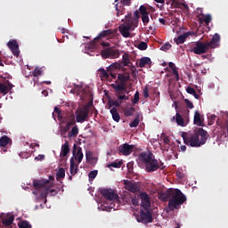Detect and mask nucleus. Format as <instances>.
Returning <instances> with one entry per match:
<instances>
[{
    "mask_svg": "<svg viewBox=\"0 0 228 228\" xmlns=\"http://www.w3.org/2000/svg\"><path fill=\"white\" fill-rule=\"evenodd\" d=\"M134 17L133 18V20H135V27L138 26V19H140V11L136 10L134 12Z\"/></svg>",
    "mask_w": 228,
    "mask_h": 228,
    "instance_id": "obj_50",
    "label": "nucleus"
},
{
    "mask_svg": "<svg viewBox=\"0 0 228 228\" xmlns=\"http://www.w3.org/2000/svg\"><path fill=\"white\" fill-rule=\"evenodd\" d=\"M225 127H226V132L228 134V113L226 114Z\"/></svg>",
    "mask_w": 228,
    "mask_h": 228,
    "instance_id": "obj_64",
    "label": "nucleus"
},
{
    "mask_svg": "<svg viewBox=\"0 0 228 228\" xmlns=\"http://www.w3.org/2000/svg\"><path fill=\"white\" fill-rule=\"evenodd\" d=\"M193 122L196 126H203L202 124H204V119H202V118L200 117V112H199L198 110H196L194 113Z\"/></svg>",
    "mask_w": 228,
    "mask_h": 228,
    "instance_id": "obj_24",
    "label": "nucleus"
},
{
    "mask_svg": "<svg viewBox=\"0 0 228 228\" xmlns=\"http://www.w3.org/2000/svg\"><path fill=\"white\" fill-rule=\"evenodd\" d=\"M54 113H56L58 115L59 122H61L62 124H65V122H67V119L65 118V117H63L61 115V110H60V108L54 107Z\"/></svg>",
    "mask_w": 228,
    "mask_h": 228,
    "instance_id": "obj_30",
    "label": "nucleus"
},
{
    "mask_svg": "<svg viewBox=\"0 0 228 228\" xmlns=\"http://www.w3.org/2000/svg\"><path fill=\"white\" fill-rule=\"evenodd\" d=\"M130 70L132 72V77H136V67H134V65L130 66Z\"/></svg>",
    "mask_w": 228,
    "mask_h": 228,
    "instance_id": "obj_60",
    "label": "nucleus"
},
{
    "mask_svg": "<svg viewBox=\"0 0 228 228\" xmlns=\"http://www.w3.org/2000/svg\"><path fill=\"white\" fill-rule=\"evenodd\" d=\"M123 67H133V63L129 60V54L124 53L122 56Z\"/></svg>",
    "mask_w": 228,
    "mask_h": 228,
    "instance_id": "obj_29",
    "label": "nucleus"
},
{
    "mask_svg": "<svg viewBox=\"0 0 228 228\" xmlns=\"http://www.w3.org/2000/svg\"><path fill=\"white\" fill-rule=\"evenodd\" d=\"M115 3H118L119 7L129 6V4H131V0H115Z\"/></svg>",
    "mask_w": 228,
    "mask_h": 228,
    "instance_id": "obj_41",
    "label": "nucleus"
},
{
    "mask_svg": "<svg viewBox=\"0 0 228 228\" xmlns=\"http://www.w3.org/2000/svg\"><path fill=\"white\" fill-rule=\"evenodd\" d=\"M159 199L163 202H168L169 211L181 209V206L187 200L186 195L179 189H167L166 191L160 193Z\"/></svg>",
    "mask_w": 228,
    "mask_h": 228,
    "instance_id": "obj_1",
    "label": "nucleus"
},
{
    "mask_svg": "<svg viewBox=\"0 0 228 228\" xmlns=\"http://www.w3.org/2000/svg\"><path fill=\"white\" fill-rule=\"evenodd\" d=\"M20 228H31V224H29V222L28 221H22L20 224H19Z\"/></svg>",
    "mask_w": 228,
    "mask_h": 228,
    "instance_id": "obj_52",
    "label": "nucleus"
},
{
    "mask_svg": "<svg viewBox=\"0 0 228 228\" xmlns=\"http://www.w3.org/2000/svg\"><path fill=\"white\" fill-rule=\"evenodd\" d=\"M131 81V74L129 72L118 73V79L115 84H111L116 97L118 101H129V90H127V82Z\"/></svg>",
    "mask_w": 228,
    "mask_h": 228,
    "instance_id": "obj_2",
    "label": "nucleus"
},
{
    "mask_svg": "<svg viewBox=\"0 0 228 228\" xmlns=\"http://www.w3.org/2000/svg\"><path fill=\"white\" fill-rule=\"evenodd\" d=\"M137 47H138V49H139L140 51H146L148 45H147V43L142 41L141 43H139V45H138Z\"/></svg>",
    "mask_w": 228,
    "mask_h": 228,
    "instance_id": "obj_48",
    "label": "nucleus"
},
{
    "mask_svg": "<svg viewBox=\"0 0 228 228\" xmlns=\"http://www.w3.org/2000/svg\"><path fill=\"white\" fill-rule=\"evenodd\" d=\"M100 193L106 199V200H115L116 199H118V195L111 189H101Z\"/></svg>",
    "mask_w": 228,
    "mask_h": 228,
    "instance_id": "obj_9",
    "label": "nucleus"
},
{
    "mask_svg": "<svg viewBox=\"0 0 228 228\" xmlns=\"http://www.w3.org/2000/svg\"><path fill=\"white\" fill-rule=\"evenodd\" d=\"M142 95L145 99H147V97H149V87H144L142 90Z\"/></svg>",
    "mask_w": 228,
    "mask_h": 228,
    "instance_id": "obj_61",
    "label": "nucleus"
},
{
    "mask_svg": "<svg viewBox=\"0 0 228 228\" xmlns=\"http://www.w3.org/2000/svg\"><path fill=\"white\" fill-rule=\"evenodd\" d=\"M15 220V217L13 216H10L9 218H6L2 221L3 225L5 227H10L12 224H13V221Z\"/></svg>",
    "mask_w": 228,
    "mask_h": 228,
    "instance_id": "obj_34",
    "label": "nucleus"
},
{
    "mask_svg": "<svg viewBox=\"0 0 228 228\" xmlns=\"http://www.w3.org/2000/svg\"><path fill=\"white\" fill-rule=\"evenodd\" d=\"M12 88H13V84L10 83V81L0 82V94H3V95H6Z\"/></svg>",
    "mask_w": 228,
    "mask_h": 228,
    "instance_id": "obj_14",
    "label": "nucleus"
},
{
    "mask_svg": "<svg viewBox=\"0 0 228 228\" xmlns=\"http://www.w3.org/2000/svg\"><path fill=\"white\" fill-rule=\"evenodd\" d=\"M110 35H113V30L111 29H107L100 32V34L94 37V40H101L102 38H106V37H110Z\"/></svg>",
    "mask_w": 228,
    "mask_h": 228,
    "instance_id": "obj_23",
    "label": "nucleus"
},
{
    "mask_svg": "<svg viewBox=\"0 0 228 228\" xmlns=\"http://www.w3.org/2000/svg\"><path fill=\"white\" fill-rule=\"evenodd\" d=\"M191 35V32H186L183 35H180L178 37H175V44H177V45H179V44H184V42H186V39L188 38V37H190Z\"/></svg>",
    "mask_w": 228,
    "mask_h": 228,
    "instance_id": "obj_22",
    "label": "nucleus"
},
{
    "mask_svg": "<svg viewBox=\"0 0 228 228\" xmlns=\"http://www.w3.org/2000/svg\"><path fill=\"white\" fill-rule=\"evenodd\" d=\"M149 20H150L149 14H144L142 16V21L144 26H147V23L149 22Z\"/></svg>",
    "mask_w": 228,
    "mask_h": 228,
    "instance_id": "obj_56",
    "label": "nucleus"
},
{
    "mask_svg": "<svg viewBox=\"0 0 228 228\" xmlns=\"http://www.w3.org/2000/svg\"><path fill=\"white\" fill-rule=\"evenodd\" d=\"M49 184V180L46 182H44L42 180H33V186L36 188V190H40L41 188H45Z\"/></svg>",
    "mask_w": 228,
    "mask_h": 228,
    "instance_id": "obj_20",
    "label": "nucleus"
},
{
    "mask_svg": "<svg viewBox=\"0 0 228 228\" xmlns=\"http://www.w3.org/2000/svg\"><path fill=\"white\" fill-rule=\"evenodd\" d=\"M172 120H175L178 126L184 127V118H183V116L179 112L176 113L175 117H173Z\"/></svg>",
    "mask_w": 228,
    "mask_h": 228,
    "instance_id": "obj_28",
    "label": "nucleus"
},
{
    "mask_svg": "<svg viewBox=\"0 0 228 228\" xmlns=\"http://www.w3.org/2000/svg\"><path fill=\"white\" fill-rule=\"evenodd\" d=\"M137 222L141 224H152L154 218H152V212L151 208H141L139 215L136 217Z\"/></svg>",
    "mask_w": 228,
    "mask_h": 228,
    "instance_id": "obj_7",
    "label": "nucleus"
},
{
    "mask_svg": "<svg viewBox=\"0 0 228 228\" xmlns=\"http://www.w3.org/2000/svg\"><path fill=\"white\" fill-rule=\"evenodd\" d=\"M162 140L165 145H170V137L168 135H162Z\"/></svg>",
    "mask_w": 228,
    "mask_h": 228,
    "instance_id": "obj_58",
    "label": "nucleus"
},
{
    "mask_svg": "<svg viewBox=\"0 0 228 228\" xmlns=\"http://www.w3.org/2000/svg\"><path fill=\"white\" fill-rule=\"evenodd\" d=\"M112 167L113 168H120L122 167V161H114L108 165V167L110 168Z\"/></svg>",
    "mask_w": 228,
    "mask_h": 228,
    "instance_id": "obj_42",
    "label": "nucleus"
},
{
    "mask_svg": "<svg viewBox=\"0 0 228 228\" xmlns=\"http://www.w3.org/2000/svg\"><path fill=\"white\" fill-rule=\"evenodd\" d=\"M86 161H92V159H94V152H92L91 151H86Z\"/></svg>",
    "mask_w": 228,
    "mask_h": 228,
    "instance_id": "obj_51",
    "label": "nucleus"
},
{
    "mask_svg": "<svg viewBox=\"0 0 228 228\" xmlns=\"http://www.w3.org/2000/svg\"><path fill=\"white\" fill-rule=\"evenodd\" d=\"M139 12L142 16L149 14V12H147V7H145V5H141L139 8Z\"/></svg>",
    "mask_w": 228,
    "mask_h": 228,
    "instance_id": "obj_47",
    "label": "nucleus"
},
{
    "mask_svg": "<svg viewBox=\"0 0 228 228\" xmlns=\"http://www.w3.org/2000/svg\"><path fill=\"white\" fill-rule=\"evenodd\" d=\"M149 63H151V58H149V57H142L140 60L139 67H141V69H143V67H145V65H149Z\"/></svg>",
    "mask_w": 228,
    "mask_h": 228,
    "instance_id": "obj_33",
    "label": "nucleus"
},
{
    "mask_svg": "<svg viewBox=\"0 0 228 228\" xmlns=\"http://www.w3.org/2000/svg\"><path fill=\"white\" fill-rule=\"evenodd\" d=\"M132 102H133V104H138V102H140V93L139 92H135Z\"/></svg>",
    "mask_w": 228,
    "mask_h": 228,
    "instance_id": "obj_49",
    "label": "nucleus"
},
{
    "mask_svg": "<svg viewBox=\"0 0 228 228\" xmlns=\"http://www.w3.org/2000/svg\"><path fill=\"white\" fill-rule=\"evenodd\" d=\"M110 114L115 122H120V114H118V110L117 108L113 107L110 109Z\"/></svg>",
    "mask_w": 228,
    "mask_h": 228,
    "instance_id": "obj_27",
    "label": "nucleus"
},
{
    "mask_svg": "<svg viewBox=\"0 0 228 228\" xmlns=\"http://www.w3.org/2000/svg\"><path fill=\"white\" fill-rule=\"evenodd\" d=\"M94 104L93 102H89L87 105L84 107L78 108L76 110V120L77 122L83 124V122H86L88 120V115L90 113V106Z\"/></svg>",
    "mask_w": 228,
    "mask_h": 228,
    "instance_id": "obj_6",
    "label": "nucleus"
},
{
    "mask_svg": "<svg viewBox=\"0 0 228 228\" xmlns=\"http://www.w3.org/2000/svg\"><path fill=\"white\" fill-rule=\"evenodd\" d=\"M98 171L97 170H93L90 171L88 174L89 181H94L97 177Z\"/></svg>",
    "mask_w": 228,
    "mask_h": 228,
    "instance_id": "obj_46",
    "label": "nucleus"
},
{
    "mask_svg": "<svg viewBox=\"0 0 228 228\" xmlns=\"http://www.w3.org/2000/svg\"><path fill=\"white\" fill-rule=\"evenodd\" d=\"M212 19L211 14H206L200 20H203L207 26H209V22H211Z\"/></svg>",
    "mask_w": 228,
    "mask_h": 228,
    "instance_id": "obj_43",
    "label": "nucleus"
},
{
    "mask_svg": "<svg viewBox=\"0 0 228 228\" xmlns=\"http://www.w3.org/2000/svg\"><path fill=\"white\" fill-rule=\"evenodd\" d=\"M140 124V117H136L130 124L129 126L130 127H138Z\"/></svg>",
    "mask_w": 228,
    "mask_h": 228,
    "instance_id": "obj_44",
    "label": "nucleus"
},
{
    "mask_svg": "<svg viewBox=\"0 0 228 228\" xmlns=\"http://www.w3.org/2000/svg\"><path fill=\"white\" fill-rule=\"evenodd\" d=\"M122 101L124 100H118V101H113V100H109L108 104H109V110H111L113 106H116V108H119L120 104H122Z\"/></svg>",
    "mask_w": 228,
    "mask_h": 228,
    "instance_id": "obj_32",
    "label": "nucleus"
},
{
    "mask_svg": "<svg viewBox=\"0 0 228 228\" xmlns=\"http://www.w3.org/2000/svg\"><path fill=\"white\" fill-rule=\"evenodd\" d=\"M66 119V126H64V131L65 133H67L68 131L70 130V127H72V126H77L76 125V116L74 114H70L68 117H65Z\"/></svg>",
    "mask_w": 228,
    "mask_h": 228,
    "instance_id": "obj_12",
    "label": "nucleus"
},
{
    "mask_svg": "<svg viewBox=\"0 0 228 228\" xmlns=\"http://www.w3.org/2000/svg\"><path fill=\"white\" fill-rule=\"evenodd\" d=\"M127 169H128V172L129 174H133V163L132 162H129L127 165Z\"/></svg>",
    "mask_w": 228,
    "mask_h": 228,
    "instance_id": "obj_63",
    "label": "nucleus"
},
{
    "mask_svg": "<svg viewBox=\"0 0 228 228\" xmlns=\"http://www.w3.org/2000/svg\"><path fill=\"white\" fill-rule=\"evenodd\" d=\"M99 72L101 74V77H103V79H109L110 78V74L108 73V71H106V69H104L102 68H100Z\"/></svg>",
    "mask_w": 228,
    "mask_h": 228,
    "instance_id": "obj_39",
    "label": "nucleus"
},
{
    "mask_svg": "<svg viewBox=\"0 0 228 228\" xmlns=\"http://www.w3.org/2000/svg\"><path fill=\"white\" fill-rule=\"evenodd\" d=\"M184 102L187 106V108H189V110H193L194 106H193V102H191L190 100L188 99H184Z\"/></svg>",
    "mask_w": 228,
    "mask_h": 228,
    "instance_id": "obj_57",
    "label": "nucleus"
},
{
    "mask_svg": "<svg viewBox=\"0 0 228 228\" xmlns=\"http://www.w3.org/2000/svg\"><path fill=\"white\" fill-rule=\"evenodd\" d=\"M182 138L185 145H190V147H201V145H204L208 142L209 134H208V131L204 130V128L198 127L195 128L192 133L182 134Z\"/></svg>",
    "mask_w": 228,
    "mask_h": 228,
    "instance_id": "obj_3",
    "label": "nucleus"
},
{
    "mask_svg": "<svg viewBox=\"0 0 228 228\" xmlns=\"http://www.w3.org/2000/svg\"><path fill=\"white\" fill-rule=\"evenodd\" d=\"M153 154L152 152H142L140 155H139V159L140 161H142V163H145L147 165V163H150V161L153 158Z\"/></svg>",
    "mask_w": 228,
    "mask_h": 228,
    "instance_id": "obj_17",
    "label": "nucleus"
},
{
    "mask_svg": "<svg viewBox=\"0 0 228 228\" xmlns=\"http://www.w3.org/2000/svg\"><path fill=\"white\" fill-rule=\"evenodd\" d=\"M139 199L141 200V208L143 209L151 208V198L147 192H141L139 194Z\"/></svg>",
    "mask_w": 228,
    "mask_h": 228,
    "instance_id": "obj_10",
    "label": "nucleus"
},
{
    "mask_svg": "<svg viewBox=\"0 0 228 228\" xmlns=\"http://www.w3.org/2000/svg\"><path fill=\"white\" fill-rule=\"evenodd\" d=\"M49 191L51 193H54L56 192V190H53V189L51 190L49 187L46 186L41 192V197H43V199H45V197H47V194H49Z\"/></svg>",
    "mask_w": 228,
    "mask_h": 228,
    "instance_id": "obj_36",
    "label": "nucleus"
},
{
    "mask_svg": "<svg viewBox=\"0 0 228 228\" xmlns=\"http://www.w3.org/2000/svg\"><path fill=\"white\" fill-rule=\"evenodd\" d=\"M79 164L76 165V162L74 160V157H71L70 159V164H69V172L71 175H76L78 172Z\"/></svg>",
    "mask_w": 228,
    "mask_h": 228,
    "instance_id": "obj_19",
    "label": "nucleus"
},
{
    "mask_svg": "<svg viewBox=\"0 0 228 228\" xmlns=\"http://www.w3.org/2000/svg\"><path fill=\"white\" fill-rule=\"evenodd\" d=\"M97 42H99V40H93L88 44V49L94 50V49H97V45H99V44H97Z\"/></svg>",
    "mask_w": 228,
    "mask_h": 228,
    "instance_id": "obj_45",
    "label": "nucleus"
},
{
    "mask_svg": "<svg viewBox=\"0 0 228 228\" xmlns=\"http://www.w3.org/2000/svg\"><path fill=\"white\" fill-rule=\"evenodd\" d=\"M70 152V146L69 144V141H66L64 144L61 145V158H66V156Z\"/></svg>",
    "mask_w": 228,
    "mask_h": 228,
    "instance_id": "obj_18",
    "label": "nucleus"
},
{
    "mask_svg": "<svg viewBox=\"0 0 228 228\" xmlns=\"http://www.w3.org/2000/svg\"><path fill=\"white\" fill-rule=\"evenodd\" d=\"M218 44H220V35L215 34L208 42L197 41L192 43L189 51L194 54H206L210 49H216Z\"/></svg>",
    "mask_w": 228,
    "mask_h": 228,
    "instance_id": "obj_4",
    "label": "nucleus"
},
{
    "mask_svg": "<svg viewBox=\"0 0 228 228\" xmlns=\"http://www.w3.org/2000/svg\"><path fill=\"white\" fill-rule=\"evenodd\" d=\"M146 172L150 174L152 172H156V170L159 169V161L156 159H152L150 162L146 164Z\"/></svg>",
    "mask_w": 228,
    "mask_h": 228,
    "instance_id": "obj_11",
    "label": "nucleus"
},
{
    "mask_svg": "<svg viewBox=\"0 0 228 228\" xmlns=\"http://www.w3.org/2000/svg\"><path fill=\"white\" fill-rule=\"evenodd\" d=\"M136 111V109L134 108V105H131L130 107H126L123 113L125 117H133L134 115V112Z\"/></svg>",
    "mask_w": 228,
    "mask_h": 228,
    "instance_id": "obj_25",
    "label": "nucleus"
},
{
    "mask_svg": "<svg viewBox=\"0 0 228 228\" xmlns=\"http://www.w3.org/2000/svg\"><path fill=\"white\" fill-rule=\"evenodd\" d=\"M57 181L59 179H65V168L60 167L56 174Z\"/></svg>",
    "mask_w": 228,
    "mask_h": 228,
    "instance_id": "obj_37",
    "label": "nucleus"
},
{
    "mask_svg": "<svg viewBox=\"0 0 228 228\" xmlns=\"http://www.w3.org/2000/svg\"><path fill=\"white\" fill-rule=\"evenodd\" d=\"M44 74V70L42 68L36 67L35 69L32 71V76L34 77H38V76H42Z\"/></svg>",
    "mask_w": 228,
    "mask_h": 228,
    "instance_id": "obj_38",
    "label": "nucleus"
},
{
    "mask_svg": "<svg viewBox=\"0 0 228 228\" xmlns=\"http://www.w3.org/2000/svg\"><path fill=\"white\" fill-rule=\"evenodd\" d=\"M133 149H134V145H129L127 143H125L123 144V146L119 148V152H121L123 156H129V154L133 152Z\"/></svg>",
    "mask_w": 228,
    "mask_h": 228,
    "instance_id": "obj_16",
    "label": "nucleus"
},
{
    "mask_svg": "<svg viewBox=\"0 0 228 228\" xmlns=\"http://www.w3.org/2000/svg\"><path fill=\"white\" fill-rule=\"evenodd\" d=\"M125 188L132 193H136V191H138V187H136V185L131 182L125 183Z\"/></svg>",
    "mask_w": 228,
    "mask_h": 228,
    "instance_id": "obj_26",
    "label": "nucleus"
},
{
    "mask_svg": "<svg viewBox=\"0 0 228 228\" xmlns=\"http://www.w3.org/2000/svg\"><path fill=\"white\" fill-rule=\"evenodd\" d=\"M131 194H129L128 196H125L124 198H123V200H124V202L126 203V204H129V205H131Z\"/></svg>",
    "mask_w": 228,
    "mask_h": 228,
    "instance_id": "obj_59",
    "label": "nucleus"
},
{
    "mask_svg": "<svg viewBox=\"0 0 228 228\" xmlns=\"http://www.w3.org/2000/svg\"><path fill=\"white\" fill-rule=\"evenodd\" d=\"M115 8L117 10V15L118 17H119V15H124V6L120 7V4L118 3H117L115 4Z\"/></svg>",
    "mask_w": 228,
    "mask_h": 228,
    "instance_id": "obj_40",
    "label": "nucleus"
},
{
    "mask_svg": "<svg viewBox=\"0 0 228 228\" xmlns=\"http://www.w3.org/2000/svg\"><path fill=\"white\" fill-rule=\"evenodd\" d=\"M76 151H77V155H76ZM73 156L75 157V159H77L78 165L83 161V149L81 147L77 148V144L73 145Z\"/></svg>",
    "mask_w": 228,
    "mask_h": 228,
    "instance_id": "obj_15",
    "label": "nucleus"
},
{
    "mask_svg": "<svg viewBox=\"0 0 228 228\" xmlns=\"http://www.w3.org/2000/svg\"><path fill=\"white\" fill-rule=\"evenodd\" d=\"M116 69H120V64L118 62H114L109 67L110 70H116Z\"/></svg>",
    "mask_w": 228,
    "mask_h": 228,
    "instance_id": "obj_55",
    "label": "nucleus"
},
{
    "mask_svg": "<svg viewBox=\"0 0 228 228\" xmlns=\"http://www.w3.org/2000/svg\"><path fill=\"white\" fill-rule=\"evenodd\" d=\"M216 120V115H210L208 117V126H213V124H215Z\"/></svg>",
    "mask_w": 228,
    "mask_h": 228,
    "instance_id": "obj_53",
    "label": "nucleus"
},
{
    "mask_svg": "<svg viewBox=\"0 0 228 228\" xmlns=\"http://www.w3.org/2000/svg\"><path fill=\"white\" fill-rule=\"evenodd\" d=\"M187 94H190L191 95H192L193 94H195V89L193 87H187L186 89Z\"/></svg>",
    "mask_w": 228,
    "mask_h": 228,
    "instance_id": "obj_62",
    "label": "nucleus"
},
{
    "mask_svg": "<svg viewBox=\"0 0 228 228\" xmlns=\"http://www.w3.org/2000/svg\"><path fill=\"white\" fill-rule=\"evenodd\" d=\"M101 55L105 59L110 58L112 60H115L117 58H120V50L115 47H109L104 50H102Z\"/></svg>",
    "mask_w": 228,
    "mask_h": 228,
    "instance_id": "obj_8",
    "label": "nucleus"
},
{
    "mask_svg": "<svg viewBox=\"0 0 228 228\" xmlns=\"http://www.w3.org/2000/svg\"><path fill=\"white\" fill-rule=\"evenodd\" d=\"M131 204L132 206H140V194L131 197Z\"/></svg>",
    "mask_w": 228,
    "mask_h": 228,
    "instance_id": "obj_35",
    "label": "nucleus"
},
{
    "mask_svg": "<svg viewBox=\"0 0 228 228\" xmlns=\"http://www.w3.org/2000/svg\"><path fill=\"white\" fill-rule=\"evenodd\" d=\"M7 145H12V138L7 135H3L0 137V147L2 149L6 148Z\"/></svg>",
    "mask_w": 228,
    "mask_h": 228,
    "instance_id": "obj_21",
    "label": "nucleus"
},
{
    "mask_svg": "<svg viewBox=\"0 0 228 228\" xmlns=\"http://www.w3.org/2000/svg\"><path fill=\"white\" fill-rule=\"evenodd\" d=\"M7 47L11 49L13 56H19L20 54V51L19 50V43L17 40H11L7 43Z\"/></svg>",
    "mask_w": 228,
    "mask_h": 228,
    "instance_id": "obj_13",
    "label": "nucleus"
},
{
    "mask_svg": "<svg viewBox=\"0 0 228 228\" xmlns=\"http://www.w3.org/2000/svg\"><path fill=\"white\" fill-rule=\"evenodd\" d=\"M136 28V20H133L131 13L125 16V23L119 26V32L124 38H129L131 34L129 31H134Z\"/></svg>",
    "mask_w": 228,
    "mask_h": 228,
    "instance_id": "obj_5",
    "label": "nucleus"
},
{
    "mask_svg": "<svg viewBox=\"0 0 228 228\" xmlns=\"http://www.w3.org/2000/svg\"><path fill=\"white\" fill-rule=\"evenodd\" d=\"M79 134V127H77V125H75L72 128L71 131L69 133V138H76Z\"/></svg>",
    "mask_w": 228,
    "mask_h": 228,
    "instance_id": "obj_31",
    "label": "nucleus"
},
{
    "mask_svg": "<svg viewBox=\"0 0 228 228\" xmlns=\"http://www.w3.org/2000/svg\"><path fill=\"white\" fill-rule=\"evenodd\" d=\"M172 47V45L170 43H166L161 46V51H168Z\"/></svg>",
    "mask_w": 228,
    "mask_h": 228,
    "instance_id": "obj_54",
    "label": "nucleus"
}]
</instances>
